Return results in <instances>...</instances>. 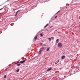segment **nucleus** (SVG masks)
Here are the masks:
<instances>
[{"label":"nucleus","mask_w":80,"mask_h":80,"mask_svg":"<svg viewBox=\"0 0 80 80\" xmlns=\"http://www.w3.org/2000/svg\"><path fill=\"white\" fill-rule=\"evenodd\" d=\"M52 27H53V26H51L50 27V28H52Z\"/></svg>","instance_id":"obj_23"},{"label":"nucleus","mask_w":80,"mask_h":80,"mask_svg":"<svg viewBox=\"0 0 80 80\" xmlns=\"http://www.w3.org/2000/svg\"><path fill=\"white\" fill-rule=\"evenodd\" d=\"M45 49V47H42V48L40 49V52L42 51L43 50Z\"/></svg>","instance_id":"obj_3"},{"label":"nucleus","mask_w":80,"mask_h":80,"mask_svg":"<svg viewBox=\"0 0 80 80\" xmlns=\"http://www.w3.org/2000/svg\"><path fill=\"white\" fill-rule=\"evenodd\" d=\"M19 63V62H17L16 63V64H17L18 63Z\"/></svg>","instance_id":"obj_22"},{"label":"nucleus","mask_w":80,"mask_h":80,"mask_svg":"<svg viewBox=\"0 0 80 80\" xmlns=\"http://www.w3.org/2000/svg\"><path fill=\"white\" fill-rule=\"evenodd\" d=\"M65 58V56H62V59H64Z\"/></svg>","instance_id":"obj_9"},{"label":"nucleus","mask_w":80,"mask_h":80,"mask_svg":"<svg viewBox=\"0 0 80 80\" xmlns=\"http://www.w3.org/2000/svg\"><path fill=\"white\" fill-rule=\"evenodd\" d=\"M52 68H48V69L47 70V71L48 72L49 71H50V70H52Z\"/></svg>","instance_id":"obj_6"},{"label":"nucleus","mask_w":80,"mask_h":80,"mask_svg":"<svg viewBox=\"0 0 80 80\" xmlns=\"http://www.w3.org/2000/svg\"><path fill=\"white\" fill-rule=\"evenodd\" d=\"M25 62V60L21 61L20 62V63H23Z\"/></svg>","instance_id":"obj_4"},{"label":"nucleus","mask_w":80,"mask_h":80,"mask_svg":"<svg viewBox=\"0 0 80 80\" xmlns=\"http://www.w3.org/2000/svg\"><path fill=\"white\" fill-rule=\"evenodd\" d=\"M7 70H8V68H6L5 69V71H7Z\"/></svg>","instance_id":"obj_20"},{"label":"nucleus","mask_w":80,"mask_h":80,"mask_svg":"<svg viewBox=\"0 0 80 80\" xmlns=\"http://www.w3.org/2000/svg\"><path fill=\"white\" fill-rule=\"evenodd\" d=\"M58 41H59V39H58L56 40V43H58Z\"/></svg>","instance_id":"obj_11"},{"label":"nucleus","mask_w":80,"mask_h":80,"mask_svg":"<svg viewBox=\"0 0 80 80\" xmlns=\"http://www.w3.org/2000/svg\"><path fill=\"white\" fill-rule=\"evenodd\" d=\"M20 10H18V11H17L16 12V14L15 15V17H16V16H17V13H18V12H20Z\"/></svg>","instance_id":"obj_5"},{"label":"nucleus","mask_w":80,"mask_h":80,"mask_svg":"<svg viewBox=\"0 0 80 80\" xmlns=\"http://www.w3.org/2000/svg\"><path fill=\"white\" fill-rule=\"evenodd\" d=\"M3 9H5V8H4V7H3V8H1V9H0V10H3Z\"/></svg>","instance_id":"obj_15"},{"label":"nucleus","mask_w":80,"mask_h":80,"mask_svg":"<svg viewBox=\"0 0 80 80\" xmlns=\"http://www.w3.org/2000/svg\"><path fill=\"white\" fill-rule=\"evenodd\" d=\"M19 70H20V69H18L16 71L17 72H18Z\"/></svg>","instance_id":"obj_13"},{"label":"nucleus","mask_w":80,"mask_h":80,"mask_svg":"<svg viewBox=\"0 0 80 80\" xmlns=\"http://www.w3.org/2000/svg\"><path fill=\"white\" fill-rule=\"evenodd\" d=\"M48 25V23L47 24V25H46L45 27H44V28H46V27H47V26Z\"/></svg>","instance_id":"obj_10"},{"label":"nucleus","mask_w":80,"mask_h":80,"mask_svg":"<svg viewBox=\"0 0 80 80\" xmlns=\"http://www.w3.org/2000/svg\"><path fill=\"white\" fill-rule=\"evenodd\" d=\"M40 36L41 37H43V34H42V33H40Z\"/></svg>","instance_id":"obj_17"},{"label":"nucleus","mask_w":80,"mask_h":80,"mask_svg":"<svg viewBox=\"0 0 80 80\" xmlns=\"http://www.w3.org/2000/svg\"><path fill=\"white\" fill-rule=\"evenodd\" d=\"M50 50V48H48L47 49V51H49V50Z\"/></svg>","instance_id":"obj_16"},{"label":"nucleus","mask_w":80,"mask_h":80,"mask_svg":"<svg viewBox=\"0 0 80 80\" xmlns=\"http://www.w3.org/2000/svg\"><path fill=\"white\" fill-rule=\"evenodd\" d=\"M57 16H56L55 17V19L57 18Z\"/></svg>","instance_id":"obj_24"},{"label":"nucleus","mask_w":80,"mask_h":80,"mask_svg":"<svg viewBox=\"0 0 80 80\" xmlns=\"http://www.w3.org/2000/svg\"><path fill=\"white\" fill-rule=\"evenodd\" d=\"M40 45H42V43H41Z\"/></svg>","instance_id":"obj_25"},{"label":"nucleus","mask_w":80,"mask_h":80,"mask_svg":"<svg viewBox=\"0 0 80 80\" xmlns=\"http://www.w3.org/2000/svg\"><path fill=\"white\" fill-rule=\"evenodd\" d=\"M66 8H67V7H66Z\"/></svg>","instance_id":"obj_26"},{"label":"nucleus","mask_w":80,"mask_h":80,"mask_svg":"<svg viewBox=\"0 0 80 80\" xmlns=\"http://www.w3.org/2000/svg\"><path fill=\"white\" fill-rule=\"evenodd\" d=\"M6 77H7V76H6V75H5L4 77V78H6Z\"/></svg>","instance_id":"obj_18"},{"label":"nucleus","mask_w":80,"mask_h":80,"mask_svg":"<svg viewBox=\"0 0 80 80\" xmlns=\"http://www.w3.org/2000/svg\"><path fill=\"white\" fill-rule=\"evenodd\" d=\"M0 6H1V5H0Z\"/></svg>","instance_id":"obj_28"},{"label":"nucleus","mask_w":80,"mask_h":80,"mask_svg":"<svg viewBox=\"0 0 80 80\" xmlns=\"http://www.w3.org/2000/svg\"><path fill=\"white\" fill-rule=\"evenodd\" d=\"M40 49H39V51L38 53V56L39 57L40 56Z\"/></svg>","instance_id":"obj_8"},{"label":"nucleus","mask_w":80,"mask_h":80,"mask_svg":"<svg viewBox=\"0 0 80 80\" xmlns=\"http://www.w3.org/2000/svg\"><path fill=\"white\" fill-rule=\"evenodd\" d=\"M60 12V10H59V11H58V12H57L56 14H57V13H59V12Z\"/></svg>","instance_id":"obj_19"},{"label":"nucleus","mask_w":80,"mask_h":80,"mask_svg":"<svg viewBox=\"0 0 80 80\" xmlns=\"http://www.w3.org/2000/svg\"><path fill=\"white\" fill-rule=\"evenodd\" d=\"M21 65V63H18L17 64V66H18V67L19 66H20V65Z\"/></svg>","instance_id":"obj_12"},{"label":"nucleus","mask_w":80,"mask_h":80,"mask_svg":"<svg viewBox=\"0 0 80 80\" xmlns=\"http://www.w3.org/2000/svg\"><path fill=\"white\" fill-rule=\"evenodd\" d=\"M37 37H38V35H36L34 38V40H37Z\"/></svg>","instance_id":"obj_2"},{"label":"nucleus","mask_w":80,"mask_h":80,"mask_svg":"<svg viewBox=\"0 0 80 80\" xmlns=\"http://www.w3.org/2000/svg\"><path fill=\"white\" fill-rule=\"evenodd\" d=\"M54 37H51V38L52 39H54Z\"/></svg>","instance_id":"obj_21"},{"label":"nucleus","mask_w":80,"mask_h":80,"mask_svg":"<svg viewBox=\"0 0 80 80\" xmlns=\"http://www.w3.org/2000/svg\"><path fill=\"white\" fill-rule=\"evenodd\" d=\"M48 40H49V41L50 42H51V38H48Z\"/></svg>","instance_id":"obj_14"},{"label":"nucleus","mask_w":80,"mask_h":80,"mask_svg":"<svg viewBox=\"0 0 80 80\" xmlns=\"http://www.w3.org/2000/svg\"><path fill=\"white\" fill-rule=\"evenodd\" d=\"M59 62V60H58L55 62V64H57Z\"/></svg>","instance_id":"obj_7"},{"label":"nucleus","mask_w":80,"mask_h":80,"mask_svg":"<svg viewBox=\"0 0 80 80\" xmlns=\"http://www.w3.org/2000/svg\"><path fill=\"white\" fill-rule=\"evenodd\" d=\"M62 44L61 42H59L58 44V47H62Z\"/></svg>","instance_id":"obj_1"},{"label":"nucleus","mask_w":80,"mask_h":80,"mask_svg":"<svg viewBox=\"0 0 80 80\" xmlns=\"http://www.w3.org/2000/svg\"><path fill=\"white\" fill-rule=\"evenodd\" d=\"M9 80H11L10 79H9Z\"/></svg>","instance_id":"obj_27"}]
</instances>
